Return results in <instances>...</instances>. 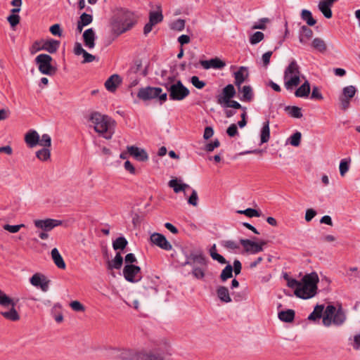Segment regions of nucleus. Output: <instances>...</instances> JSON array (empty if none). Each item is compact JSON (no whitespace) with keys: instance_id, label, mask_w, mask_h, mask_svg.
<instances>
[{"instance_id":"864d4df0","label":"nucleus","mask_w":360,"mask_h":360,"mask_svg":"<svg viewBox=\"0 0 360 360\" xmlns=\"http://www.w3.org/2000/svg\"><path fill=\"white\" fill-rule=\"evenodd\" d=\"M25 225L24 224H18V225L5 224L3 228L4 230H6L10 233H15L18 232L21 228L25 227Z\"/></svg>"},{"instance_id":"09e8293b","label":"nucleus","mask_w":360,"mask_h":360,"mask_svg":"<svg viewBox=\"0 0 360 360\" xmlns=\"http://www.w3.org/2000/svg\"><path fill=\"white\" fill-rule=\"evenodd\" d=\"M93 21V17L90 14H87L86 13H83L78 20L82 25L84 26H87L91 24Z\"/></svg>"},{"instance_id":"9b49d317","label":"nucleus","mask_w":360,"mask_h":360,"mask_svg":"<svg viewBox=\"0 0 360 360\" xmlns=\"http://www.w3.org/2000/svg\"><path fill=\"white\" fill-rule=\"evenodd\" d=\"M36 228L43 230L44 231H50L55 227L63 224V221L54 219H36L34 221Z\"/></svg>"},{"instance_id":"412c9836","label":"nucleus","mask_w":360,"mask_h":360,"mask_svg":"<svg viewBox=\"0 0 360 360\" xmlns=\"http://www.w3.org/2000/svg\"><path fill=\"white\" fill-rule=\"evenodd\" d=\"M122 79L120 75L115 74L111 75L105 82L106 89L110 92H115L121 84Z\"/></svg>"},{"instance_id":"603ef678","label":"nucleus","mask_w":360,"mask_h":360,"mask_svg":"<svg viewBox=\"0 0 360 360\" xmlns=\"http://www.w3.org/2000/svg\"><path fill=\"white\" fill-rule=\"evenodd\" d=\"M191 82L198 89H202L206 85V83L204 81L200 80L198 76L191 77Z\"/></svg>"},{"instance_id":"f8f14e48","label":"nucleus","mask_w":360,"mask_h":360,"mask_svg":"<svg viewBox=\"0 0 360 360\" xmlns=\"http://www.w3.org/2000/svg\"><path fill=\"white\" fill-rule=\"evenodd\" d=\"M162 92V89L160 87L148 86L140 89L137 96L143 101H148L158 98V96Z\"/></svg>"},{"instance_id":"cd10ccee","label":"nucleus","mask_w":360,"mask_h":360,"mask_svg":"<svg viewBox=\"0 0 360 360\" xmlns=\"http://www.w3.org/2000/svg\"><path fill=\"white\" fill-rule=\"evenodd\" d=\"M313 35L312 30L309 28L308 27L303 25L301 27L300 34H299V40L300 42L305 44H307V41L309 40Z\"/></svg>"},{"instance_id":"72a5a7b5","label":"nucleus","mask_w":360,"mask_h":360,"mask_svg":"<svg viewBox=\"0 0 360 360\" xmlns=\"http://www.w3.org/2000/svg\"><path fill=\"white\" fill-rule=\"evenodd\" d=\"M240 243L232 240H227L221 242V245L224 248L234 252H236L240 249Z\"/></svg>"},{"instance_id":"ea45409f","label":"nucleus","mask_w":360,"mask_h":360,"mask_svg":"<svg viewBox=\"0 0 360 360\" xmlns=\"http://www.w3.org/2000/svg\"><path fill=\"white\" fill-rule=\"evenodd\" d=\"M301 15L302 20L306 21L308 25L313 26L316 24V21L313 18L311 13L309 11L306 9L302 10Z\"/></svg>"},{"instance_id":"3c124183","label":"nucleus","mask_w":360,"mask_h":360,"mask_svg":"<svg viewBox=\"0 0 360 360\" xmlns=\"http://www.w3.org/2000/svg\"><path fill=\"white\" fill-rule=\"evenodd\" d=\"M139 360H165L162 356L153 354V353H144V354L140 355Z\"/></svg>"},{"instance_id":"c85d7f7f","label":"nucleus","mask_w":360,"mask_h":360,"mask_svg":"<svg viewBox=\"0 0 360 360\" xmlns=\"http://www.w3.org/2000/svg\"><path fill=\"white\" fill-rule=\"evenodd\" d=\"M123 264V258L120 252H117L115 258L107 263L108 270L120 269Z\"/></svg>"},{"instance_id":"774afa93","label":"nucleus","mask_w":360,"mask_h":360,"mask_svg":"<svg viewBox=\"0 0 360 360\" xmlns=\"http://www.w3.org/2000/svg\"><path fill=\"white\" fill-rule=\"evenodd\" d=\"M352 346L356 350H360V334H356L353 338Z\"/></svg>"},{"instance_id":"f3484780","label":"nucleus","mask_w":360,"mask_h":360,"mask_svg":"<svg viewBox=\"0 0 360 360\" xmlns=\"http://www.w3.org/2000/svg\"><path fill=\"white\" fill-rule=\"evenodd\" d=\"M240 245L243 247L244 251L249 254H257L263 250V248L257 245V242L249 239H240Z\"/></svg>"},{"instance_id":"bb28decb","label":"nucleus","mask_w":360,"mask_h":360,"mask_svg":"<svg viewBox=\"0 0 360 360\" xmlns=\"http://www.w3.org/2000/svg\"><path fill=\"white\" fill-rule=\"evenodd\" d=\"M168 185L172 188L174 193H178L181 191H185L186 188H190L189 185L181 183L180 180L177 179H172L169 181Z\"/></svg>"},{"instance_id":"f257e3e1","label":"nucleus","mask_w":360,"mask_h":360,"mask_svg":"<svg viewBox=\"0 0 360 360\" xmlns=\"http://www.w3.org/2000/svg\"><path fill=\"white\" fill-rule=\"evenodd\" d=\"M136 21L134 12L126 8H117L110 20L111 32L117 37L131 29Z\"/></svg>"},{"instance_id":"f03ea898","label":"nucleus","mask_w":360,"mask_h":360,"mask_svg":"<svg viewBox=\"0 0 360 360\" xmlns=\"http://www.w3.org/2000/svg\"><path fill=\"white\" fill-rule=\"evenodd\" d=\"M89 120L94 130L105 139H110L115 133V122L110 117L98 112L90 114Z\"/></svg>"},{"instance_id":"7ed1b4c3","label":"nucleus","mask_w":360,"mask_h":360,"mask_svg":"<svg viewBox=\"0 0 360 360\" xmlns=\"http://www.w3.org/2000/svg\"><path fill=\"white\" fill-rule=\"evenodd\" d=\"M319 281L318 274L316 272L306 274L300 281V285L295 295L302 299H309L315 296L317 292V284Z\"/></svg>"},{"instance_id":"bf43d9fd","label":"nucleus","mask_w":360,"mask_h":360,"mask_svg":"<svg viewBox=\"0 0 360 360\" xmlns=\"http://www.w3.org/2000/svg\"><path fill=\"white\" fill-rule=\"evenodd\" d=\"M193 276L197 279H202L205 277V271L200 267H195L192 271Z\"/></svg>"},{"instance_id":"052dcab7","label":"nucleus","mask_w":360,"mask_h":360,"mask_svg":"<svg viewBox=\"0 0 360 360\" xmlns=\"http://www.w3.org/2000/svg\"><path fill=\"white\" fill-rule=\"evenodd\" d=\"M7 20L11 27L16 26L20 22V16L17 14H11L7 18Z\"/></svg>"},{"instance_id":"de8ad7c7","label":"nucleus","mask_w":360,"mask_h":360,"mask_svg":"<svg viewBox=\"0 0 360 360\" xmlns=\"http://www.w3.org/2000/svg\"><path fill=\"white\" fill-rule=\"evenodd\" d=\"M185 27V20L183 19H178L172 22L170 27L172 30L176 31H182Z\"/></svg>"},{"instance_id":"20e7f679","label":"nucleus","mask_w":360,"mask_h":360,"mask_svg":"<svg viewBox=\"0 0 360 360\" xmlns=\"http://www.w3.org/2000/svg\"><path fill=\"white\" fill-rule=\"evenodd\" d=\"M15 305L16 302L0 289V306L9 309L7 311H1L0 314L6 320L14 322L19 321L20 316L15 309Z\"/></svg>"},{"instance_id":"423d86ee","label":"nucleus","mask_w":360,"mask_h":360,"mask_svg":"<svg viewBox=\"0 0 360 360\" xmlns=\"http://www.w3.org/2000/svg\"><path fill=\"white\" fill-rule=\"evenodd\" d=\"M345 319V314L341 307L336 309L333 305H328L324 311L322 322L325 326L328 327L332 323L342 325Z\"/></svg>"},{"instance_id":"473e14b6","label":"nucleus","mask_w":360,"mask_h":360,"mask_svg":"<svg viewBox=\"0 0 360 360\" xmlns=\"http://www.w3.org/2000/svg\"><path fill=\"white\" fill-rule=\"evenodd\" d=\"M278 318L283 322L291 323L295 319V311L292 309L281 311L278 313Z\"/></svg>"},{"instance_id":"13d9d810","label":"nucleus","mask_w":360,"mask_h":360,"mask_svg":"<svg viewBox=\"0 0 360 360\" xmlns=\"http://www.w3.org/2000/svg\"><path fill=\"white\" fill-rule=\"evenodd\" d=\"M221 105L224 108H233L234 109H242L243 108L238 102L231 99L229 100L228 102L224 103L223 105Z\"/></svg>"},{"instance_id":"e2e57ef3","label":"nucleus","mask_w":360,"mask_h":360,"mask_svg":"<svg viewBox=\"0 0 360 360\" xmlns=\"http://www.w3.org/2000/svg\"><path fill=\"white\" fill-rule=\"evenodd\" d=\"M198 196L197 191L195 190H193L191 195L188 200V204L195 207L198 205Z\"/></svg>"},{"instance_id":"aec40b11","label":"nucleus","mask_w":360,"mask_h":360,"mask_svg":"<svg viewBox=\"0 0 360 360\" xmlns=\"http://www.w3.org/2000/svg\"><path fill=\"white\" fill-rule=\"evenodd\" d=\"M249 76L248 68L244 66L239 68L238 70L234 72L235 84L238 89L248 79Z\"/></svg>"},{"instance_id":"dca6fc26","label":"nucleus","mask_w":360,"mask_h":360,"mask_svg":"<svg viewBox=\"0 0 360 360\" xmlns=\"http://www.w3.org/2000/svg\"><path fill=\"white\" fill-rule=\"evenodd\" d=\"M236 94V90L233 84L226 85L222 90L221 95L217 97V103L223 105L231 99Z\"/></svg>"},{"instance_id":"e433bc0d","label":"nucleus","mask_w":360,"mask_h":360,"mask_svg":"<svg viewBox=\"0 0 360 360\" xmlns=\"http://www.w3.org/2000/svg\"><path fill=\"white\" fill-rule=\"evenodd\" d=\"M318 6L319 11L323 13L325 18L328 19L332 18V11L330 6L328 5L326 3H324L322 1H320Z\"/></svg>"},{"instance_id":"69168bd1","label":"nucleus","mask_w":360,"mask_h":360,"mask_svg":"<svg viewBox=\"0 0 360 360\" xmlns=\"http://www.w3.org/2000/svg\"><path fill=\"white\" fill-rule=\"evenodd\" d=\"M269 20L266 18H262L260 20L259 22L255 23L252 25V29L253 30H265L266 25L265 22H268Z\"/></svg>"},{"instance_id":"393cba45","label":"nucleus","mask_w":360,"mask_h":360,"mask_svg":"<svg viewBox=\"0 0 360 360\" xmlns=\"http://www.w3.org/2000/svg\"><path fill=\"white\" fill-rule=\"evenodd\" d=\"M310 84L307 80L295 91V96L299 98H307L310 94Z\"/></svg>"},{"instance_id":"79ce46f5","label":"nucleus","mask_w":360,"mask_h":360,"mask_svg":"<svg viewBox=\"0 0 360 360\" xmlns=\"http://www.w3.org/2000/svg\"><path fill=\"white\" fill-rule=\"evenodd\" d=\"M127 245V240L124 237L117 238L112 243L114 250H124Z\"/></svg>"},{"instance_id":"8fccbe9b","label":"nucleus","mask_w":360,"mask_h":360,"mask_svg":"<svg viewBox=\"0 0 360 360\" xmlns=\"http://www.w3.org/2000/svg\"><path fill=\"white\" fill-rule=\"evenodd\" d=\"M238 212L240 214H243L248 217H260V213L257 210L252 209V208H248L245 210H239V211H238Z\"/></svg>"},{"instance_id":"6e6d98bb","label":"nucleus","mask_w":360,"mask_h":360,"mask_svg":"<svg viewBox=\"0 0 360 360\" xmlns=\"http://www.w3.org/2000/svg\"><path fill=\"white\" fill-rule=\"evenodd\" d=\"M70 306L73 311L77 312L85 311L84 306L80 302L77 300L71 302L70 303Z\"/></svg>"},{"instance_id":"0eeeda50","label":"nucleus","mask_w":360,"mask_h":360,"mask_svg":"<svg viewBox=\"0 0 360 360\" xmlns=\"http://www.w3.org/2000/svg\"><path fill=\"white\" fill-rule=\"evenodd\" d=\"M165 86L168 91L169 99L172 101H183L190 94L188 89L180 80H177L172 84H166Z\"/></svg>"},{"instance_id":"4468645a","label":"nucleus","mask_w":360,"mask_h":360,"mask_svg":"<svg viewBox=\"0 0 360 360\" xmlns=\"http://www.w3.org/2000/svg\"><path fill=\"white\" fill-rule=\"evenodd\" d=\"M150 242L160 248L169 251L172 249V244L167 240L165 236L159 233H153L150 237Z\"/></svg>"},{"instance_id":"4be33fe9","label":"nucleus","mask_w":360,"mask_h":360,"mask_svg":"<svg viewBox=\"0 0 360 360\" xmlns=\"http://www.w3.org/2000/svg\"><path fill=\"white\" fill-rule=\"evenodd\" d=\"M25 142L30 148H34L39 142V135L34 129L29 130L25 135Z\"/></svg>"},{"instance_id":"0e129e2a","label":"nucleus","mask_w":360,"mask_h":360,"mask_svg":"<svg viewBox=\"0 0 360 360\" xmlns=\"http://www.w3.org/2000/svg\"><path fill=\"white\" fill-rule=\"evenodd\" d=\"M219 146H220L219 141L218 139H215L213 142L206 144V146L205 147V150L207 152H212L216 148H218Z\"/></svg>"},{"instance_id":"5701e85b","label":"nucleus","mask_w":360,"mask_h":360,"mask_svg":"<svg viewBox=\"0 0 360 360\" xmlns=\"http://www.w3.org/2000/svg\"><path fill=\"white\" fill-rule=\"evenodd\" d=\"M60 46V41L56 39H49L42 41L43 50L50 53H54L57 51Z\"/></svg>"},{"instance_id":"a19ab883","label":"nucleus","mask_w":360,"mask_h":360,"mask_svg":"<svg viewBox=\"0 0 360 360\" xmlns=\"http://www.w3.org/2000/svg\"><path fill=\"white\" fill-rule=\"evenodd\" d=\"M351 162L350 158L342 159L340 162V173L342 176H344L345 174L349 171V164Z\"/></svg>"},{"instance_id":"6e6552de","label":"nucleus","mask_w":360,"mask_h":360,"mask_svg":"<svg viewBox=\"0 0 360 360\" xmlns=\"http://www.w3.org/2000/svg\"><path fill=\"white\" fill-rule=\"evenodd\" d=\"M108 352L111 357L122 360H139L140 355L144 354V352H138L135 349L125 347L111 348Z\"/></svg>"},{"instance_id":"5fc2aeb1","label":"nucleus","mask_w":360,"mask_h":360,"mask_svg":"<svg viewBox=\"0 0 360 360\" xmlns=\"http://www.w3.org/2000/svg\"><path fill=\"white\" fill-rule=\"evenodd\" d=\"M302 134L297 131L294 133L290 138V143L293 146H298L300 144Z\"/></svg>"},{"instance_id":"a878e982","label":"nucleus","mask_w":360,"mask_h":360,"mask_svg":"<svg viewBox=\"0 0 360 360\" xmlns=\"http://www.w3.org/2000/svg\"><path fill=\"white\" fill-rule=\"evenodd\" d=\"M270 139V128L269 120H266L260 131V142L261 144L267 143Z\"/></svg>"},{"instance_id":"39448f33","label":"nucleus","mask_w":360,"mask_h":360,"mask_svg":"<svg viewBox=\"0 0 360 360\" xmlns=\"http://www.w3.org/2000/svg\"><path fill=\"white\" fill-rule=\"evenodd\" d=\"M301 76L298 64L295 60H292L284 72V85L286 89L292 90L294 87L297 86L301 82Z\"/></svg>"},{"instance_id":"4d7b16f0","label":"nucleus","mask_w":360,"mask_h":360,"mask_svg":"<svg viewBox=\"0 0 360 360\" xmlns=\"http://www.w3.org/2000/svg\"><path fill=\"white\" fill-rule=\"evenodd\" d=\"M43 50L42 49V41H34L32 46L30 49V51L31 54H34L37 52Z\"/></svg>"},{"instance_id":"4c0bfd02","label":"nucleus","mask_w":360,"mask_h":360,"mask_svg":"<svg viewBox=\"0 0 360 360\" xmlns=\"http://www.w3.org/2000/svg\"><path fill=\"white\" fill-rule=\"evenodd\" d=\"M36 157L41 161H47L51 158V151L49 148H44L36 152Z\"/></svg>"},{"instance_id":"f704fd0d","label":"nucleus","mask_w":360,"mask_h":360,"mask_svg":"<svg viewBox=\"0 0 360 360\" xmlns=\"http://www.w3.org/2000/svg\"><path fill=\"white\" fill-rule=\"evenodd\" d=\"M324 309L323 305H316L314 311L309 315L308 319L310 321H316L317 319H319L323 314Z\"/></svg>"},{"instance_id":"7c9ffc66","label":"nucleus","mask_w":360,"mask_h":360,"mask_svg":"<svg viewBox=\"0 0 360 360\" xmlns=\"http://www.w3.org/2000/svg\"><path fill=\"white\" fill-rule=\"evenodd\" d=\"M163 20V15L162 13L161 6H157L156 11H151L149 13V21L155 25L162 22Z\"/></svg>"},{"instance_id":"c756f323","label":"nucleus","mask_w":360,"mask_h":360,"mask_svg":"<svg viewBox=\"0 0 360 360\" xmlns=\"http://www.w3.org/2000/svg\"><path fill=\"white\" fill-rule=\"evenodd\" d=\"M51 257L57 267L61 269L65 268V263L57 248H55L51 250Z\"/></svg>"},{"instance_id":"680f3d73","label":"nucleus","mask_w":360,"mask_h":360,"mask_svg":"<svg viewBox=\"0 0 360 360\" xmlns=\"http://www.w3.org/2000/svg\"><path fill=\"white\" fill-rule=\"evenodd\" d=\"M273 52L269 51L264 53L262 56V62L264 67L266 68L270 63V58L272 56Z\"/></svg>"},{"instance_id":"a18cd8bd","label":"nucleus","mask_w":360,"mask_h":360,"mask_svg":"<svg viewBox=\"0 0 360 360\" xmlns=\"http://www.w3.org/2000/svg\"><path fill=\"white\" fill-rule=\"evenodd\" d=\"M233 267L229 264L221 271L220 278L223 281H226L228 278L232 277Z\"/></svg>"},{"instance_id":"338daca9","label":"nucleus","mask_w":360,"mask_h":360,"mask_svg":"<svg viewBox=\"0 0 360 360\" xmlns=\"http://www.w3.org/2000/svg\"><path fill=\"white\" fill-rule=\"evenodd\" d=\"M53 35L60 37L62 35V30L59 24H54L50 27L49 29Z\"/></svg>"},{"instance_id":"c03bdc74","label":"nucleus","mask_w":360,"mask_h":360,"mask_svg":"<svg viewBox=\"0 0 360 360\" xmlns=\"http://www.w3.org/2000/svg\"><path fill=\"white\" fill-rule=\"evenodd\" d=\"M356 91V88L354 86H347L343 88L342 96L351 99L354 96Z\"/></svg>"},{"instance_id":"1a4fd4ad","label":"nucleus","mask_w":360,"mask_h":360,"mask_svg":"<svg viewBox=\"0 0 360 360\" xmlns=\"http://www.w3.org/2000/svg\"><path fill=\"white\" fill-rule=\"evenodd\" d=\"M52 60L51 56L45 53L39 54L36 57L35 63L41 73L47 75H53L56 73V68L52 65Z\"/></svg>"},{"instance_id":"37998d69","label":"nucleus","mask_w":360,"mask_h":360,"mask_svg":"<svg viewBox=\"0 0 360 360\" xmlns=\"http://www.w3.org/2000/svg\"><path fill=\"white\" fill-rule=\"evenodd\" d=\"M264 38V34L263 32L257 31L252 34L250 37V43L252 45L257 44L261 41H262Z\"/></svg>"},{"instance_id":"2f4dec72","label":"nucleus","mask_w":360,"mask_h":360,"mask_svg":"<svg viewBox=\"0 0 360 360\" xmlns=\"http://www.w3.org/2000/svg\"><path fill=\"white\" fill-rule=\"evenodd\" d=\"M217 294L219 299L226 303H229L231 302V298L229 295V290L225 286H219L217 289Z\"/></svg>"},{"instance_id":"c9c22d12","label":"nucleus","mask_w":360,"mask_h":360,"mask_svg":"<svg viewBox=\"0 0 360 360\" xmlns=\"http://www.w3.org/2000/svg\"><path fill=\"white\" fill-rule=\"evenodd\" d=\"M285 110L292 117L301 118L303 116L301 108L297 106H287Z\"/></svg>"},{"instance_id":"58836bf2","label":"nucleus","mask_w":360,"mask_h":360,"mask_svg":"<svg viewBox=\"0 0 360 360\" xmlns=\"http://www.w3.org/2000/svg\"><path fill=\"white\" fill-rule=\"evenodd\" d=\"M311 46L314 49L318 50L320 52H324L327 49L325 41L321 38L314 39L311 43Z\"/></svg>"},{"instance_id":"6ab92c4d","label":"nucleus","mask_w":360,"mask_h":360,"mask_svg":"<svg viewBox=\"0 0 360 360\" xmlns=\"http://www.w3.org/2000/svg\"><path fill=\"white\" fill-rule=\"evenodd\" d=\"M84 46L89 49L95 46L96 33L93 28L86 30L82 35Z\"/></svg>"},{"instance_id":"2eb2a0df","label":"nucleus","mask_w":360,"mask_h":360,"mask_svg":"<svg viewBox=\"0 0 360 360\" xmlns=\"http://www.w3.org/2000/svg\"><path fill=\"white\" fill-rule=\"evenodd\" d=\"M127 150V153L138 161L146 162L148 160V155L143 148L135 146H128Z\"/></svg>"},{"instance_id":"49530a36","label":"nucleus","mask_w":360,"mask_h":360,"mask_svg":"<svg viewBox=\"0 0 360 360\" xmlns=\"http://www.w3.org/2000/svg\"><path fill=\"white\" fill-rule=\"evenodd\" d=\"M38 144L41 146L49 148L51 146V136L47 134H43L41 138L39 137V142Z\"/></svg>"},{"instance_id":"ddd939ff","label":"nucleus","mask_w":360,"mask_h":360,"mask_svg":"<svg viewBox=\"0 0 360 360\" xmlns=\"http://www.w3.org/2000/svg\"><path fill=\"white\" fill-rule=\"evenodd\" d=\"M30 282L33 286L39 288L43 292H46L49 290L50 281L42 274H34L30 278Z\"/></svg>"},{"instance_id":"b1692460","label":"nucleus","mask_w":360,"mask_h":360,"mask_svg":"<svg viewBox=\"0 0 360 360\" xmlns=\"http://www.w3.org/2000/svg\"><path fill=\"white\" fill-rule=\"evenodd\" d=\"M238 91L242 94L240 100L245 102H250L253 99V91L250 86H240V89H238Z\"/></svg>"},{"instance_id":"a211bd4d","label":"nucleus","mask_w":360,"mask_h":360,"mask_svg":"<svg viewBox=\"0 0 360 360\" xmlns=\"http://www.w3.org/2000/svg\"><path fill=\"white\" fill-rule=\"evenodd\" d=\"M200 64L205 69H222L225 67L226 63L219 58H212L207 60H200Z\"/></svg>"},{"instance_id":"9d476101","label":"nucleus","mask_w":360,"mask_h":360,"mask_svg":"<svg viewBox=\"0 0 360 360\" xmlns=\"http://www.w3.org/2000/svg\"><path fill=\"white\" fill-rule=\"evenodd\" d=\"M123 276L129 282H138L142 278L141 268L134 264H126L123 269Z\"/></svg>"}]
</instances>
